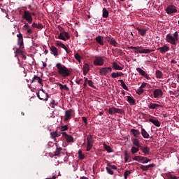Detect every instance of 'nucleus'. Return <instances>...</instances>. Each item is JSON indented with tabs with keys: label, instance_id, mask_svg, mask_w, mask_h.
<instances>
[{
	"label": "nucleus",
	"instance_id": "aec40b11",
	"mask_svg": "<svg viewBox=\"0 0 179 179\" xmlns=\"http://www.w3.org/2000/svg\"><path fill=\"white\" fill-rule=\"evenodd\" d=\"M141 135L145 139H149L150 138L149 133L143 127H141Z\"/></svg>",
	"mask_w": 179,
	"mask_h": 179
},
{
	"label": "nucleus",
	"instance_id": "ea45409f",
	"mask_svg": "<svg viewBox=\"0 0 179 179\" xmlns=\"http://www.w3.org/2000/svg\"><path fill=\"white\" fill-rule=\"evenodd\" d=\"M58 38L63 40V41H66V38L64 36L63 31L59 34Z\"/></svg>",
	"mask_w": 179,
	"mask_h": 179
},
{
	"label": "nucleus",
	"instance_id": "4be33fe9",
	"mask_svg": "<svg viewBox=\"0 0 179 179\" xmlns=\"http://www.w3.org/2000/svg\"><path fill=\"white\" fill-rule=\"evenodd\" d=\"M95 41L98 43L100 45H104V41H103V36H98L95 38Z\"/></svg>",
	"mask_w": 179,
	"mask_h": 179
},
{
	"label": "nucleus",
	"instance_id": "c756f323",
	"mask_svg": "<svg viewBox=\"0 0 179 179\" xmlns=\"http://www.w3.org/2000/svg\"><path fill=\"white\" fill-rule=\"evenodd\" d=\"M131 142L133 143V145H134V146H136L137 148H141V144L139 143V140L138 138H133L131 140Z\"/></svg>",
	"mask_w": 179,
	"mask_h": 179
},
{
	"label": "nucleus",
	"instance_id": "f704fd0d",
	"mask_svg": "<svg viewBox=\"0 0 179 179\" xmlns=\"http://www.w3.org/2000/svg\"><path fill=\"white\" fill-rule=\"evenodd\" d=\"M139 149H140L139 147L136 148L135 146H133L131 147V152L133 155H135V153H138V152H139Z\"/></svg>",
	"mask_w": 179,
	"mask_h": 179
},
{
	"label": "nucleus",
	"instance_id": "473e14b6",
	"mask_svg": "<svg viewBox=\"0 0 179 179\" xmlns=\"http://www.w3.org/2000/svg\"><path fill=\"white\" fill-rule=\"evenodd\" d=\"M108 43L110 44V45H113V47H117L118 45V43L113 37L110 41H108Z\"/></svg>",
	"mask_w": 179,
	"mask_h": 179
},
{
	"label": "nucleus",
	"instance_id": "603ef678",
	"mask_svg": "<svg viewBox=\"0 0 179 179\" xmlns=\"http://www.w3.org/2000/svg\"><path fill=\"white\" fill-rule=\"evenodd\" d=\"M60 131L62 132H64V131H68V126L67 125L62 126L60 127Z\"/></svg>",
	"mask_w": 179,
	"mask_h": 179
},
{
	"label": "nucleus",
	"instance_id": "4468645a",
	"mask_svg": "<svg viewBox=\"0 0 179 179\" xmlns=\"http://www.w3.org/2000/svg\"><path fill=\"white\" fill-rule=\"evenodd\" d=\"M136 30L138 31V34H141L142 37H145V34L148 32V30H149V28L148 27H136Z\"/></svg>",
	"mask_w": 179,
	"mask_h": 179
},
{
	"label": "nucleus",
	"instance_id": "423d86ee",
	"mask_svg": "<svg viewBox=\"0 0 179 179\" xmlns=\"http://www.w3.org/2000/svg\"><path fill=\"white\" fill-rule=\"evenodd\" d=\"M22 19H24L28 23H33V17L31 16V13L29 11H24L22 15Z\"/></svg>",
	"mask_w": 179,
	"mask_h": 179
},
{
	"label": "nucleus",
	"instance_id": "c85d7f7f",
	"mask_svg": "<svg viewBox=\"0 0 179 179\" xmlns=\"http://www.w3.org/2000/svg\"><path fill=\"white\" fill-rule=\"evenodd\" d=\"M50 51L52 52L55 57H57L58 55V49L55 48V46H51Z\"/></svg>",
	"mask_w": 179,
	"mask_h": 179
},
{
	"label": "nucleus",
	"instance_id": "1a4fd4ad",
	"mask_svg": "<svg viewBox=\"0 0 179 179\" xmlns=\"http://www.w3.org/2000/svg\"><path fill=\"white\" fill-rule=\"evenodd\" d=\"M166 12L168 15L176 13L177 8L174 5L168 6L167 8H166Z\"/></svg>",
	"mask_w": 179,
	"mask_h": 179
},
{
	"label": "nucleus",
	"instance_id": "7ed1b4c3",
	"mask_svg": "<svg viewBox=\"0 0 179 179\" xmlns=\"http://www.w3.org/2000/svg\"><path fill=\"white\" fill-rule=\"evenodd\" d=\"M166 41L172 44V45H176L177 41H178V31H176L173 34V36L171 34L166 35Z\"/></svg>",
	"mask_w": 179,
	"mask_h": 179
},
{
	"label": "nucleus",
	"instance_id": "0eeeda50",
	"mask_svg": "<svg viewBox=\"0 0 179 179\" xmlns=\"http://www.w3.org/2000/svg\"><path fill=\"white\" fill-rule=\"evenodd\" d=\"M112 71L113 69L111 67H102L99 69V73L101 76H107V73Z\"/></svg>",
	"mask_w": 179,
	"mask_h": 179
},
{
	"label": "nucleus",
	"instance_id": "13d9d810",
	"mask_svg": "<svg viewBox=\"0 0 179 179\" xmlns=\"http://www.w3.org/2000/svg\"><path fill=\"white\" fill-rule=\"evenodd\" d=\"M113 38V37H111V36H105V39L106 40V41H108V43H109V41Z\"/></svg>",
	"mask_w": 179,
	"mask_h": 179
},
{
	"label": "nucleus",
	"instance_id": "393cba45",
	"mask_svg": "<svg viewBox=\"0 0 179 179\" xmlns=\"http://www.w3.org/2000/svg\"><path fill=\"white\" fill-rule=\"evenodd\" d=\"M149 122H152V124H155V127H160L161 124L160 122H159V120L157 119L155 120L152 118H150L148 120Z\"/></svg>",
	"mask_w": 179,
	"mask_h": 179
},
{
	"label": "nucleus",
	"instance_id": "5fc2aeb1",
	"mask_svg": "<svg viewBox=\"0 0 179 179\" xmlns=\"http://www.w3.org/2000/svg\"><path fill=\"white\" fill-rule=\"evenodd\" d=\"M152 3L153 5H155L156 6H157V5L160 3V0H153Z\"/></svg>",
	"mask_w": 179,
	"mask_h": 179
},
{
	"label": "nucleus",
	"instance_id": "37998d69",
	"mask_svg": "<svg viewBox=\"0 0 179 179\" xmlns=\"http://www.w3.org/2000/svg\"><path fill=\"white\" fill-rule=\"evenodd\" d=\"M106 171H107L108 174H110V176L114 175V171H113V170H111L110 166L106 167Z\"/></svg>",
	"mask_w": 179,
	"mask_h": 179
},
{
	"label": "nucleus",
	"instance_id": "09e8293b",
	"mask_svg": "<svg viewBox=\"0 0 179 179\" xmlns=\"http://www.w3.org/2000/svg\"><path fill=\"white\" fill-rule=\"evenodd\" d=\"M23 49H20V48H17L15 50V53L18 54L19 55H23V51H22Z\"/></svg>",
	"mask_w": 179,
	"mask_h": 179
},
{
	"label": "nucleus",
	"instance_id": "774afa93",
	"mask_svg": "<svg viewBox=\"0 0 179 179\" xmlns=\"http://www.w3.org/2000/svg\"><path fill=\"white\" fill-rule=\"evenodd\" d=\"M170 179H178L176 176H173V175H171Z\"/></svg>",
	"mask_w": 179,
	"mask_h": 179
},
{
	"label": "nucleus",
	"instance_id": "ddd939ff",
	"mask_svg": "<svg viewBox=\"0 0 179 179\" xmlns=\"http://www.w3.org/2000/svg\"><path fill=\"white\" fill-rule=\"evenodd\" d=\"M72 113H73V110H72V109H69L65 111L64 121H69V120L72 118Z\"/></svg>",
	"mask_w": 179,
	"mask_h": 179
},
{
	"label": "nucleus",
	"instance_id": "5701e85b",
	"mask_svg": "<svg viewBox=\"0 0 179 179\" xmlns=\"http://www.w3.org/2000/svg\"><path fill=\"white\" fill-rule=\"evenodd\" d=\"M159 107H160V105L157 104V103H150L148 105V108H150V110H157V108H159Z\"/></svg>",
	"mask_w": 179,
	"mask_h": 179
},
{
	"label": "nucleus",
	"instance_id": "bf43d9fd",
	"mask_svg": "<svg viewBox=\"0 0 179 179\" xmlns=\"http://www.w3.org/2000/svg\"><path fill=\"white\" fill-rule=\"evenodd\" d=\"M43 27L44 26L41 23L36 24V29H43Z\"/></svg>",
	"mask_w": 179,
	"mask_h": 179
},
{
	"label": "nucleus",
	"instance_id": "6e6d98bb",
	"mask_svg": "<svg viewBox=\"0 0 179 179\" xmlns=\"http://www.w3.org/2000/svg\"><path fill=\"white\" fill-rule=\"evenodd\" d=\"M23 28L25 29V30H28L30 29V26L27 23L24 22V25L23 26Z\"/></svg>",
	"mask_w": 179,
	"mask_h": 179
},
{
	"label": "nucleus",
	"instance_id": "e433bc0d",
	"mask_svg": "<svg viewBox=\"0 0 179 179\" xmlns=\"http://www.w3.org/2000/svg\"><path fill=\"white\" fill-rule=\"evenodd\" d=\"M155 75L157 79H162V78H163V73L159 70L156 71Z\"/></svg>",
	"mask_w": 179,
	"mask_h": 179
},
{
	"label": "nucleus",
	"instance_id": "4d7b16f0",
	"mask_svg": "<svg viewBox=\"0 0 179 179\" xmlns=\"http://www.w3.org/2000/svg\"><path fill=\"white\" fill-rule=\"evenodd\" d=\"M87 85H89L91 87H94V85H93V81L91 80L87 81Z\"/></svg>",
	"mask_w": 179,
	"mask_h": 179
},
{
	"label": "nucleus",
	"instance_id": "9b49d317",
	"mask_svg": "<svg viewBox=\"0 0 179 179\" xmlns=\"http://www.w3.org/2000/svg\"><path fill=\"white\" fill-rule=\"evenodd\" d=\"M116 113L117 114H122V113H124V110H122V109L117 108L115 107L110 108L108 110V113L110 115L115 114Z\"/></svg>",
	"mask_w": 179,
	"mask_h": 179
},
{
	"label": "nucleus",
	"instance_id": "f8f14e48",
	"mask_svg": "<svg viewBox=\"0 0 179 179\" xmlns=\"http://www.w3.org/2000/svg\"><path fill=\"white\" fill-rule=\"evenodd\" d=\"M155 99H162L163 97V91L160 89H156L153 91Z\"/></svg>",
	"mask_w": 179,
	"mask_h": 179
},
{
	"label": "nucleus",
	"instance_id": "c03bdc74",
	"mask_svg": "<svg viewBox=\"0 0 179 179\" xmlns=\"http://www.w3.org/2000/svg\"><path fill=\"white\" fill-rule=\"evenodd\" d=\"M140 169L141 170H142L143 171H148V170H149V167L147 166H145V165H141L140 166Z\"/></svg>",
	"mask_w": 179,
	"mask_h": 179
},
{
	"label": "nucleus",
	"instance_id": "b1692460",
	"mask_svg": "<svg viewBox=\"0 0 179 179\" xmlns=\"http://www.w3.org/2000/svg\"><path fill=\"white\" fill-rule=\"evenodd\" d=\"M56 85H57V86H59L60 90H66L67 92L69 91V87H68V85H64L60 83H56Z\"/></svg>",
	"mask_w": 179,
	"mask_h": 179
},
{
	"label": "nucleus",
	"instance_id": "a878e982",
	"mask_svg": "<svg viewBox=\"0 0 179 179\" xmlns=\"http://www.w3.org/2000/svg\"><path fill=\"white\" fill-rule=\"evenodd\" d=\"M110 76L113 79H115V78H120V76H124V73L122 72L112 73Z\"/></svg>",
	"mask_w": 179,
	"mask_h": 179
},
{
	"label": "nucleus",
	"instance_id": "49530a36",
	"mask_svg": "<svg viewBox=\"0 0 179 179\" xmlns=\"http://www.w3.org/2000/svg\"><path fill=\"white\" fill-rule=\"evenodd\" d=\"M108 167L112 169V170H117L118 169L115 165H112L110 163L107 164Z\"/></svg>",
	"mask_w": 179,
	"mask_h": 179
},
{
	"label": "nucleus",
	"instance_id": "cd10ccee",
	"mask_svg": "<svg viewBox=\"0 0 179 179\" xmlns=\"http://www.w3.org/2000/svg\"><path fill=\"white\" fill-rule=\"evenodd\" d=\"M113 65V68L115 70V71H122V67L120 66V65H118V64H117V62H113L112 63Z\"/></svg>",
	"mask_w": 179,
	"mask_h": 179
},
{
	"label": "nucleus",
	"instance_id": "6e6552de",
	"mask_svg": "<svg viewBox=\"0 0 179 179\" xmlns=\"http://www.w3.org/2000/svg\"><path fill=\"white\" fill-rule=\"evenodd\" d=\"M95 66H103L104 65V59L101 57H95L94 61Z\"/></svg>",
	"mask_w": 179,
	"mask_h": 179
},
{
	"label": "nucleus",
	"instance_id": "c9c22d12",
	"mask_svg": "<svg viewBox=\"0 0 179 179\" xmlns=\"http://www.w3.org/2000/svg\"><path fill=\"white\" fill-rule=\"evenodd\" d=\"M103 148H104L105 150H106V152H108V153L113 152V149L111 148V147H110V145L103 144Z\"/></svg>",
	"mask_w": 179,
	"mask_h": 179
},
{
	"label": "nucleus",
	"instance_id": "69168bd1",
	"mask_svg": "<svg viewBox=\"0 0 179 179\" xmlns=\"http://www.w3.org/2000/svg\"><path fill=\"white\" fill-rule=\"evenodd\" d=\"M27 31L28 33V34H31V33H33V30H31V29H27Z\"/></svg>",
	"mask_w": 179,
	"mask_h": 179
},
{
	"label": "nucleus",
	"instance_id": "39448f33",
	"mask_svg": "<svg viewBox=\"0 0 179 179\" xmlns=\"http://www.w3.org/2000/svg\"><path fill=\"white\" fill-rule=\"evenodd\" d=\"M36 96L40 100H44L45 101L48 100V94L44 90H40L36 93Z\"/></svg>",
	"mask_w": 179,
	"mask_h": 179
},
{
	"label": "nucleus",
	"instance_id": "f03ea898",
	"mask_svg": "<svg viewBox=\"0 0 179 179\" xmlns=\"http://www.w3.org/2000/svg\"><path fill=\"white\" fill-rule=\"evenodd\" d=\"M129 50H135L136 54H150V52H155V50L145 49L143 46H130Z\"/></svg>",
	"mask_w": 179,
	"mask_h": 179
},
{
	"label": "nucleus",
	"instance_id": "79ce46f5",
	"mask_svg": "<svg viewBox=\"0 0 179 179\" xmlns=\"http://www.w3.org/2000/svg\"><path fill=\"white\" fill-rule=\"evenodd\" d=\"M61 150H62V148H57L55 152V156H59V153H61Z\"/></svg>",
	"mask_w": 179,
	"mask_h": 179
},
{
	"label": "nucleus",
	"instance_id": "680f3d73",
	"mask_svg": "<svg viewBox=\"0 0 179 179\" xmlns=\"http://www.w3.org/2000/svg\"><path fill=\"white\" fill-rule=\"evenodd\" d=\"M148 85V83H142V85H141V89H145V87H146V85Z\"/></svg>",
	"mask_w": 179,
	"mask_h": 179
},
{
	"label": "nucleus",
	"instance_id": "2eb2a0df",
	"mask_svg": "<svg viewBox=\"0 0 179 179\" xmlns=\"http://www.w3.org/2000/svg\"><path fill=\"white\" fill-rule=\"evenodd\" d=\"M62 134L63 138H64V139H66V142H68V143H69L71 142H74V139L72 136L68 135V134H66V132H62Z\"/></svg>",
	"mask_w": 179,
	"mask_h": 179
},
{
	"label": "nucleus",
	"instance_id": "f257e3e1",
	"mask_svg": "<svg viewBox=\"0 0 179 179\" xmlns=\"http://www.w3.org/2000/svg\"><path fill=\"white\" fill-rule=\"evenodd\" d=\"M56 68H57L58 73L64 79L71 75V71H69V69L61 63H57L56 64Z\"/></svg>",
	"mask_w": 179,
	"mask_h": 179
},
{
	"label": "nucleus",
	"instance_id": "3c124183",
	"mask_svg": "<svg viewBox=\"0 0 179 179\" xmlns=\"http://www.w3.org/2000/svg\"><path fill=\"white\" fill-rule=\"evenodd\" d=\"M144 90L143 88H141V87L137 90V94H138V96H141V94H142V93H143Z\"/></svg>",
	"mask_w": 179,
	"mask_h": 179
},
{
	"label": "nucleus",
	"instance_id": "dca6fc26",
	"mask_svg": "<svg viewBox=\"0 0 179 179\" xmlns=\"http://www.w3.org/2000/svg\"><path fill=\"white\" fill-rule=\"evenodd\" d=\"M140 150L144 153V156H148V155H150V148L148 146H140Z\"/></svg>",
	"mask_w": 179,
	"mask_h": 179
},
{
	"label": "nucleus",
	"instance_id": "7c9ffc66",
	"mask_svg": "<svg viewBox=\"0 0 179 179\" xmlns=\"http://www.w3.org/2000/svg\"><path fill=\"white\" fill-rule=\"evenodd\" d=\"M57 44L59 47L64 48V50H65V51L67 52V54H69V50H68V48H66L64 43H62L61 42H57Z\"/></svg>",
	"mask_w": 179,
	"mask_h": 179
},
{
	"label": "nucleus",
	"instance_id": "72a5a7b5",
	"mask_svg": "<svg viewBox=\"0 0 179 179\" xmlns=\"http://www.w3.org/2000/svg\"><path fill=\"white\" fill-rule=\"evenodd\" d=\"M118 82H120L121 83V86H122V87H123L124 89V90H127V91L129 90V89L125 84V82H124V80H119Z\"/></svg>",
	"mask_w": 179,
	"mask_h": 179
},
{
	"label": "nucleus",
	"instance_id": "f3484780",
	"mask_svg": "<svg viewBox=\"0 0 179 179\" xmlns=\"http://www.w3.org/2000/svg\"><path fill=\"white\" fill-rule=\"evenodd\" d=\"M157 51H159V52H161V54H166V52H167L168 51L170 50V48L166 45H164L162 47L158 48Z\"/></svg>",
	"mask_w": 179,
	"mask_h": 179
},
{
	"label": "nucleus",
	"instance_id": "a19ab883",
	"mask_svg": "<svg viewBox=\"0 0 179 179\" xmlns=\"http://www.w3.org/2000/svg\"><path fill=\"white\" fill-rule=\"evenodd\" d=\"M50 135L52 138H58L59 136H61V134H58L57 131L50 133Z\"/></svg>",
	"mask_w": 179,
	"mask_h": 179
},
{
	"label": "nucleus",
	"instance_id": "de8ad7c7",
	"mask_svg": "<svg viewBox=\"0 0 179 179\" xmlns=\"http://www.w3.org/2000/svg\"><path fill=\"white\" fill-rule=\"evenodd\" d=\"M74 58L76 59H77V61L78 62H80V59H81V57H80V55H79V53H76L75 54V55H74Z\"/></svg>",
	"mask_w": 179,
	"mask_h": 179
},
{
	"label": "nucleus",
	"instance_id": "6ab92c4d",
	"mask_svg": "<svg viewBox=\"0 0 179 179\" xmlns=\"http://www.w3.org/2000/svg\"><path fill=\"white\" fill-rule=\"evenodd\" d=\"M136 71L137 72H138V73H140V75H141L142 76H144L145 79H149V75H148V73H146V72H145V71H143L142 69H141L140 67H138L136 68Z\"/></svg>",
	"mask_w": 179,
	"mask_h": 179
},
{
	"label": "nucleus",
	"instance_id": "20e7f679",
	"mask_svg": "<svg viewBox=\"0 0 179 179\" xmlns=\"http://www.w3.org/2000/svg\"><path fill=\"white\" fill-rule=\"evenodd\" d=\"M93 143H94V140H93V136L92 134H89L87 136V152H90L92 148H93Z\"/></svg>",
	"mask_w": 179,
	"mask_h": 179
},
{
	"label": "nucleus",
	"instance_id": "4c0bfd02",
	"mask_svg": "<svg viewBox=\"0 0 179 179\" xmlns=\"http://www.w3.org/2000/svg\"><path fill=\"white\" fill-rule=\"evenodd\" d=\"M83 71H85V72H89L90 71V66L89 64H85L83 66Z\"/></svg>",
	"mask_w": 179,
	"mask_h": 179
},
{
	"label": "nucleus",
	"instance_id": "8fccbe9b",
	"mask_svg": "<svg viewBox=\"0 0 179 179\" xmlns=\"http://www.w3.org/2000/svg\"><path fill=\"white\" fill-rule=\"evenodd\" d=\"M63 34H64V36L66 37V38H67V40H69V38H71V36H69V33L65 31H63Z\"/></svg>",
	"mask_w": 179,
	"mask_h": 179
},
{
	"label": "nucleus",
	"instance_id": "864d4df0",
	"mask_svg": "<svg viewBox=\"0 0 179 179\" xmlns=\"http://www.w3.org/2000/svg\"><path fill=\"white\" fill-rule=\"evenodd\" d=\"M129 174H131V171H126L124 174V179H127Z\"/></svg>",
	"mask_w": 179,
	"mask_h": 179
},
{
	"label": "nucleus",
	"instance_id": "9d476101",
	"mask_svg": "<svg viewBox=\"0 0 179 179\" xmlns=\"http://www.w3.org/2000/svg\"><path fill=\"white\" fill-rule=\"evenodd\" d=\"M17 44L20 45V48L21 50H23L24 48V45L23 43V35L20 33L19 34L17 35Z\"/></svg>",
	"mask_w": 179,
	"mask_h": 179
},
{
	"label": "nucleus",
	"instance_id": "a18cd8bd",
	"mask_svg": "<svg viewBox=\"0 0 179 179\" xmlns=\"http://www.w3.org/2000/svg\"><path fill=\"white\" fill-rule=\"evenodd\" d=\"M78 156L79 159H80L81 160H83V159H85V155L82 153V150H78Z\"/></svg>",
	"mask_w": 179,
	"mask_h": 179
},
{
	"label": "nucleus",
	"instance_id": "bb28decb",
	"mask_svg": "<svg viewBox=\"0 0 179 179\" xmlns=\"http://www.w3.org/2000/svg\"><path fill=\"white\" fill-rule=\"evenodd\" d=\"M131 132L133 134L134 136L136 138H139L141 135V132L138 129H131Z\"/></svg>",
	"mask_w": 179,
	"mask_h": 179
},
{
	"label": "nucleus",
	"instance_id": "052dcab7",
	"mask_svg": "<svg viewBox=\"0 0 179 179\" xmlns=\"http://www.w3.org/2000/svg\"><path fill=\"white\" fill-rule=\"evenodd\" d=\"M82 120L83 122H85V125H87V118H86V117H83Z\"/></svg>",
	"mask_w": 179,
	"mask_h": 179
},
{
	"label": "nucleus",
	"instance_id": "338daca9",
	"mask_svg": "<svg viewBox=\"0 0 179 179\" xmlns=\"http://www.w3.org/2000/svg\"><path fill=\"white\" fill-rule=\"evenodd\" d=\"M155 166H156V164H150L148 165V169H150V167H155Z\"/></svg>",
	"mask_w": 179,
	"mask_h": 179
},
{
	"label": "nucleus",
	"instance_id": "412c9836",
	"mask_svg": "<svg viewBox=\"0 0 179 179\" xmlns=\"http://www.w3.org/2000/svg\"><path fill=\"white\" fill-rule=\"evenodd\" d=\"M152 159H148L146 157L140 156V158H138V163H149Z\"/></svg>",
	"mask_w": 179,
	"mask_h": 179
},
{
	"label": "nucleus",
	"instance_id": "0e129e2a",
	"mask_svg": "<svg viewBox=\"0 0 179 179\" xmlns=\"http://www.w3.org/2000/svg\"><path fill=\"white\" fill-rule=\"evenodd\" d=\"M125 157H124V159H125V162H128V157H129V155H128V153L125 152Z\"/></svg>",
	"mask_w": 179,
	"mask_h": 179
},
{
	"label": "nucleus",
	"instance_id": "2f4dec72",
	"mask_svg": "<svg viewBox=\"0 0 179 179\" xmlns=\"http://www.w3.org/2000/svg\"><path fill=\"white\" fill-rule=\"evenodd\" d=\"M127 101L131 106H134L135 104V99H134V98L131 96H127Z\"/></svg>",
	"mask_w": 179,
	"mask_h": 179
},
{
	"label": "nucleus",
	"instance_id": "a211bd4d",
	"mask_svg": "<svg viewBox=\"0 0 179 179\" xmlns=\"http://www.w3.org/2000/svg\"><path fill=\"white\" fill-rule=\"evenodd\" d=\"M34 82H38V83H39V85H41L42 86H43V79H41L40 77L37 76H34V78H32L31 83H34Z\"/></svg>",
	"mask_w": 179,
	"mask_h": 179
},
{
	"label": "nucleus",
	"instance_id": "e2e57ef3",
	"mask_svg": "<svg viewBox=\"0 0 179 179\" xmlns=\"http://www.w3.org/2000/svg\"><path fill=\"white\" fill-rule=\"evenodd\" d=\"M141 156H135L134 158H133V160H135L136 162H139V158H140Z\"/></svg>",
	"mask_w": 179,
	"mask_h": 179
},
{
	"label": "nucleus",
	"instance_id": "58836bf2",
	"mask_svg": "<svg viewBox=\"0 0 179 179\" xmlns=\"http://www.w3.org/2000/svg\"><path fill=\"white\" fill-rule=\"evenodd\" d=\"M102 16L105 19L107 18V17L108 16V11L107 10V9L106 8H103V15H102Z\"/></svg>",
	"mask_w": 179,
	"mask_h": 179
}]
</instances>
